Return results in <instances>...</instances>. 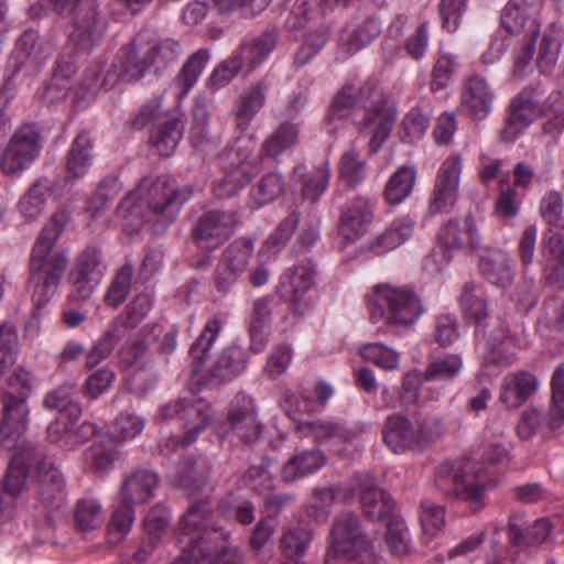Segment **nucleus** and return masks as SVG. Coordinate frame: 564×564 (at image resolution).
Masks as SVG:
<instances>
[{"label":"nucleus","instance_id":"nucleus-1","mask_svg":"<svg viewBox=\"0 0 564 564\" xmlns=\"http://www.w3.org/2000/svg\"><path fill=\"white\" fill-rule=\"evenodd\" d=\"M181 53L182 46L174 39L143 30L120 50L112 64L98 61L85 69L74 93L73 104L78 109H85L99 90L112 88L120 79L138 80L147 73L161 75L178 59Z\"/></svg>","mask_w":564,"mask_h":564},{"label":"nucleus","instance_id":"nucleus-2","mask_svg":"<svg viewBox=\"0 0 564 564\" xmlns=\"http://www.w3.org/2000/svg\"><path fill=\"white\" fill-rule=\"evenodd\" d=\"M192 195L191 187H180L169 175L155 180L143 177L120 202L117 218L122 230L129 234L139 232L144 224H151L153 231L161 234Z\"/></svg>","mask_w":564,"mask_h":564},{"label":"nucleus","instance_id":"nucleus-3","mask_svg":"<svg viewBox=\"0 0 564 564\" xmlns=\"http://www.w3.org/2000/svg\"><path fill=\"white\" fill-rule=\"evenodd\" d=\"M534 0H509L501 14V23L511 34L521 32L530 23L531 32L525 35L513 53L512 76L522 79L530 75L535 65L546 73L555 65L560 52V30L555 25L547 28L542 35L535 28L533 18L540 10Z\"/></svg>","mask_w":564,"mask_h":564},{"label":"nucleus","instance_id":"nucleus-4","mask_svg":"<svg viewBox=\"0 0 564 564\" xmlns=\"http://www.w3.org/2000/svg\"><path fill=\"white\" fill-rule=\"evenodd\" d=\"M67 220L66 212L55 213L42 228L32 247L29 259V289L36 307L46 305L57 294L66 271L69 253L57 242Z\"/></svg>","mask_w":564,"mask_h":564},{"label":"nucleus","instance_id":"nucleus-5","mask_svg":"<svg viewBox=\"0 0 564 564\" xmlns=\"http://www.w3.org/2000/svg\"><path fill=\"white\" fill-rule=\"evenodd\" d=\"M329 120L351 121L370 135L369 151H379L389 135L393 117L384 108V96L375 82H366L359 87L345 86L335 97Z\"/></svg>","mask_w":564,"mask_h":564},{"label":"nucleus","instance_id":"nucleus-6","mask_svg":"<svg viewBox=\"0 0 564 564\" xmlns=\"http://www.w3.org/2000/svg\"><path fill=\"white\" fill-rule=\"evenodd\" d=\"M459 306L464 316L477 325L476 347L485 362L500 368L512 365L519 349L518 339L503 322L491 323L488 330L485 328L482 323L488 317V303L481 286L466 283L459 296Z\"/></svg>","mask_w":564,"mask_h":564},{"label":"nucleus","instance_id":"nucleus-7","mask_svg":"<svg viewBox=\"0 0 564 564\" xmlns=\"http://www.w3.org/2000/svg\"><path fill=\"white\" fill-rule=\"evenodd\" d=\"M52 53V46L45 42L36 31L26 30L17 41L15 47L8 58L4 82L0 91V98L4 105L0 106V142L11 129V118L7 112V105L13 98L14 80L33 76L45 64Z\"/></svg>","mask_w":564,"mask_h":564},{"label":"nucleus","instance_id":"nucleus-8","mask_svg":"<svg viewBox=\"0 0 564 564\" xmlns=\"http://www.w3.org/2000/svg\"><path fill=\"white\" fill-rule=\"evenodd\" d=\"M371 323L409 328L424 314L420 295L410 286L381 283L366 295Z\"/></svg>","mask_w":564,"mask_h":564},{"label":"nucleus","instance_id":"nucleus-9","mask_svg":"<svg viewBox=\"0 0 564 564\" xmlns=\"http://www.w3.org/2000/svg\"><path fill=\"white\" fill-rule=\"evenodd\" d=\"M435 484L445 495L468 502L474 512L482 508L486 492L496 487L489 470L469 458L438 465Z\"/></svg>","mask_w":564,"mask_h":564},{"label":"nucleus","instance_id":"nucleus-10","mask_svg":"<svg viewBox=\"0 0 564 564\" xmlns=\"http://www.w3.org/2000/svg\"><path fill=\"white\" fill-rule=\"evenodd\" d=\"M158 486L159 476L148 469L134 470L123 479L107 529L109 543H119L130 532L134 520L133 508L153 498Z\"/></svg>","mask_w":564,"mask_h":564},{"label":"nucleus","instance_id":"nucleus-11","mask_svg":"<svg viewBox=\"0 0 564 564\" xmlns=\"http://www.w3.org/2000/svg\"><path fill=\"white\" fill-rule=\"evenodd\" d=\"M228 533L215 527L210 522V503L199 500L183 514L180 521L178 545L183 553L197 558L202 556L204 562H210L221 550L216 549L220 540H226Z\"/></svg>","mask_w":564,"mask_h":564},{"label":"nucleus","instance_id":"nucleus-12","mask_svg":"<svg viewBox=\"0 0 564 564\" xmlns=\"http://www.w3.org/2000/svg\"><path fill=\"white\" fill-rule=\"evenodd\" d=\"M542 218L549 229L542 239V264L549 282L564 288V226L561 224L563 199L560 193L550 191L540 204Z\"/></svg>","mask_w":564,"mask_h":564},{"label":"nucleus","instance_id":"nucleus-13","mask_svg":"<svg viewBox=\"0 0 564 564\" xmlns=\"http://www.w3.org/2000/svg\"><path fill=\"white\" fill-rule=\"evenodd\" d=\"M371 547L359 518L351 512L340 513L329 532L325 564H364Z\"/></svg>","mask_w":564,"mask_h":564},{"label":"nucleus","instance_id":"nucleus-14","mask_svg":"<svg viewBox=\"0 0 564 564\" xmlns=\"http://www.w3.org/2000/svg\"><path fill=\"white\" fill-rule=\"evenodd\" d=\"M68 18V39L78 50H89L99 43L106 22L97 11L95 0H41Z\"/></svg>","mask_w":564,"mask_h":564},{"label":"nucleus","instance_id":"nucleus-15","mask_svg":"<svg viewBox=\"0 0 564 564\" xmlns=\"http://www.w3.org/2000/svg\"><path fill=\"white\" fill-rule=\"evenodd\" d=\"M551 384L552 400L549 410L536 406L525 409L516 426L519 438L530 441L535 436L546 437L564 424V367L555 369Z\"/></svg>","mask_w":564,"mask_h":564},{"label":"nucleus","instance_id":"nucleus-16","mask_svg":"<svg viewBox=\"0 0 564 564\" xmlns=\"http://www.w3.org/2000/svg\"><path fill=\"white\" fill-rule=\"evenodd\" d=\"M158 419L161 421L177 419L184 429L183 436H173L162 447V451L169 454L196 441L210 422L212 409L205 401L188 402L182 399L163 405L159 410Z\"/></svg>","mask_w":564,"mask_h":564},{"label":"nucleus","instance_id":"nucleus-17","mask_svg":"<svg viewBox=\"0 0 564 564\" xmlns=\"http://www.w3.org/2000/svg\"><path fill=\"white\" fill-rule=\"evenodd\" d=\"M153 123L150 140L161 155H170L175 150L181 137V120L175 112L161 109V99L145 102L133 119L134 128L141 129Z\"/></svg>","mask_w":564,"mask_h":564},{"label":"nucleus","instance_id":"nucleus-18","mask_svg":"<svg viewBox=\"0 0 564 564\" xmlns=\"http://www.w3.org/2000/svg\"><path fill=\"white\" fill-rule=\"evenodd\" d=\"M440 249L434 250L429 256L425 264L434 273L442 272L451 261L452 254L464 250L467 246L477 248L479 246V235L470 215L463 221L451 219L438 230Z\"/></svg>","mask_w":564,"mask_h":564},{"label":"nucleus","instance_id":"nucleus-19","mask_svg":"<svg viewBox=\"0 0 564 564\" xmlns=\"http://www.w3.org/2000/svg\"><path fill=\"white\" fill-rule=\"evenodd\" d=\"M41 137L34 124L17 129L1 155V169L7 175H18L28 170L41 152Z\"/></svg>","mask_w":564,"mask_h":564},{"label":"nucleus","instance_id":"nucleus-20","mask_svg":"<svg viewBox=\"0 0 564 564\" xmlns=\"http://www.w3.org/2000/svg\"><path fill=\"white\" fill-rule=\"evenodd\" d=\"M106 268L99 248L87 247L79 252L69 272V281L73 285L69 300L73 302L88 300L99 285Z\"/></svg>","mask_w":564,"mask_h":564},{"label":"nucleus","instance_id":"nucleus-21","mask_svg":"<svg viewBox=\"0 0 564 564\" xmlns=\"http://www.w3.org/2000/svg\"><path fill=\"white\" fill-rule=\"evenodd\" d=\"M376 213V200L357 196L343 207L337 231L345 243L360 240L369 230Z\"/></svg>","mask_w":564,"mask_h":564},{"label":"nucleus","instance_id":"nucleus-22","mask_svg":"<svg viewBox=\"0 0 564 564\" xmlns=\"http://www.w3.org/2000/svg\"><path fill=\"white\" fill-rule=\"evenodd\" d=\"M462 169L463 161L459 155H452L441 164L429 204L431 214L453 208L457 200Z\"/></svg>","mask_w":564,"mask_h":564},{"label":"nucleus","instance_id":"nucleus-23","mask_svg":"<svg viewBox=\"0 0 564 564\" xmlns=\"http://www.w3.org/2000/svg\"><path fill=\"white\" fill-rule=\"evenodd\" d=\"M542 94L523 90L510 106V112L500 137L506 142H513L540 115H549V110L541 105Z\"/></svg>","mask_w":564,"mask_h":564},{"label":"nucleus","instance_id":"nucleus-24","mask_svg":"<svg viewBox=\"0 0 564 564\" xmlns=\"http://www.w3.org/2000/svg\"><path fill=\"white\" fill-rule=\"evenodd\" d=\"M26 393L19 395L7 392L4 399V412L0 423V442L8 449H15L22 444V435L26 430L29 409Z\"/></svg>","mask_w":564,"mask_h":564},{"label":"nucleus","instance_id":"nucleus-25","mask_svg":"<svg viewBox=\"0 0 564 564\" xmlns=\"http://www.w3.org/2000/svg\"><path fill=\"white\" fill-rule=\"evenodd\" d=\"M234 225L232 213L210 210L204 214L195 228L197 246L206 250L218 248L232 235Z\"/></svg>","mask_w":564,"mask_h":564},{"label":"nucleus","instance_id":"nucleus-26","mask_svg":"<svg viewBox=\"0 0 564 564\" xmlns=\"http://www.w3.org/2000/svg\"><path fill=\"white\" fill-rule=\"evenodd\" d=\"M228 421L232 432L243 442L256 441L262 432L254 402L245 393H238L232 399Z\"/></svg>","mask_w":564,"mask_h":564},{"label":"nucleus","instance_id":"nucleus-27","mask_svg":"<svg viewBox=\"0 0 564 564\" xmlns=\"http://www.w3.org/2000/svg\"><path fill=\"white\" fill-rule=\"evenodd\" d=\"M79 419H73L66 413L58 414L47 426V437L52 443L66 449H74L96 433V425L90 422L77 424Z\"/></svg>","mask_w":564,"mask_h":564},{"label":"nucleus","instance_id":"nucleus-28","mask_svg":"<svg viewBox=\"0 0 564 564\" xmlns=\"http://www.w3.org/2000/svg\"><path fill=\"white\" fill-rule=\"evenodd\" d=\"M360 503L367 518L373 521L382 520L391 514L394 501L389 492L379 489L371 474L358 479Z\"/></svg>","mask_w":564,"mask_h":564},{"label":"nucleus","instance_id":"nucleus-29","mask_svg":"<svg viewBox=\"0 0 564 564\" xmlns=\"http://www.w3.org/2000/svg\"><path fill=\"white\" fill-rule=\"evenodd\" d=\"M540 381L529 371L508 373L501 382L499 400L508 409H517L525 403L539 389Z\"/></svg>","mask_w":564,"mask_h":564},{"label":"nucleus","instance_id":"nucleus-30","mask_svg":"<svg viewBox=\"0 0 564 564\" xmlns=\"http://www.w3.org/2000/svg\"><path fill=\"white\" fill-rule=\"evenodd\" d=\"M415 221L410 216H400L380 234L367 242V250L373 256H384L404 243L413 234Z\"/></svg>","mask_w":564,"mask_h":564},{"label":"nucleus","instance_id":"nucleus-31","mask_svg":"<svg viewBox=\"0 0 564 564\" xmlns=\"http://www.w3.org/2000/svg\"><path fill=\"white\" fill-rule=\"evenodd\" d=\"M415 221L410 216H400L380 234L367 242V250L373 256H384L404 243L413 234Z\"/></svg>","mask_w":564,"mask_h":564},{"label":"nucleus","instance_id":"nucleus-32","mask_svg":"<svg viewBox=\"0 0 564 564\" xmlns=\"http://www.w3.org/2000/svg\"><path fill=\"white\" fill-rule=\"evenodd\" d=\"M492 101L494 94L484 78L474 76L467 79L460 97L463 111L474 119L481 120L490 113Z\"/></svg>","mask_w":564,"mask_h":564},{"label":"nucleus","instance_id":"nucleus-33","mask_svg":"<svg viewBox=\"0 0 564 564\" xmlns=\"http://www.w3.org/2000/svg\"><path fill=\"white\" fill-rule=\"evenodd\" d=\"M365 429V424L356 429H346L327 420L299 421L295 427L299 437L313 438L316 443H325L330 440L351 441Z\"/></svg>","mask_w":564,"mask_h":564},{"label":"nucleus","instance_id":"nucleus-34","mask_svg":"<svg viewBox=\"0 0 564 564\" xmlns=\"http://www.w3.org/2000/svg\"><path fill=\"white\" fill-rule=\"evenodd\" d=\"M37 492L47 506H61L65 498V480L59 468L43 459L36 466Z\"/></svg>","mask_w":564,"mask_h":564},{"label":"nucleus","instance_id":"nucleus-35","mask_svg":"<svg viewBox=\"0 0 564 564\" xmlns=\"http://www.w3.org/2000/svg\"><path fill=\"white\" fill-rule=\"evenodd\" d=\"M325 464L326 456L319 448L302 449L290 457L283 465L281 478L288 484L295 482L317 473Z\"/></svg>","mask_w":564,"mask_h":564},{"label":"nucleus","instance_id":"nucleus-36","mask_svg":"<svg viewBox=\"0 0 564 564\" xmlns=\"http://www.w3.org/2000/svg\"><path fill=\"white\" fill-rule=\"evenodd\" d=\"M315 394L317 400L308 398L303 392L297 395L295 392L285 391L281 399V405L286 415L296 421L299 414L312 413L317 411L318 408L325 406L326 402L333 397L334 389L326 382H318L315 386Z\"/></svg>","mask_w":564,"mask_h":564},{"label":"nucleus","instance_id":"nucleus-37","mask_svg":"<svg viewBox=\"0 0 564 564\" xmlns=\"http://www.w3.org/2000/svg\"><path fill=\"white\" fill-rule=\"evenodd\" d=\"M383 442L395 454L415 448V425L405 416H388L382 430Z\"/></svg>","mask_w":564,"mask_h":564},{"label":"nucleus","instance_id":"nucleus-38","mask_svg":"<svg viewBox=\"0 0 564 564\" xmlns=\"http://www.w3.org/2000/svg\"><path fill=\"white\" fill-rule=\"evenodd\" d=\"M479 270L490 284L498 288L509 286L514 279L513 260L503 251L481 256Z\"/></svg>","mask_w":564,"mask_h":564},{"label":"nucleus","instance_id":"nucleus-39","mask_svg":"<svg viewBox=\"0 0 564 564\" xmlns=\"http://www.w3.org/2000/svg\"><path fill=\"white\" fill-rule=\"evenodd\" d=\"M349 496L350 490L341 485L315 487L305 507V514L316 523H324L332 512L334 501L339 498L346 500Z\"/></svg>","mask_w":564,"mask_h":564},{"label":"nucleus","instance_id":"nucleus-40","mask_svg":"<svg viewBox=\"0 0 564 564\" xmlns=\"http://www.w3.org/2000/svg\"><path fill=\"white\" fill-rule=\"evenodd\" d=\"M268 85L256 82L249 85L239 96L236 104V119L239 129H247L267 101Z\"/></svg>","mask_w":564,"mask_h":564},{"label":"nucleus","instance_id":"nucleus-41","mask_svg":"<svg viewBox=\"0 0 564 564\" xmlns=\"http://www.w3.org/2000/svg\"><path fill=\"white\" fill-rule=\"evenodd\" d=\"M525 522L521 517L509 520L508 535L511 547H524L542 543L550 534L553 524L547 519L535 520L524 532Z\"/></svg>","mask_w":564,"mask_h":564},{"label":"nucleus","instance_id":"nucleus-42","mask_svg":"<svg viewBox=\"0 0 564 564\" xmlns=\"http://www.w3.org/2000/svg\"><path fill=\"white\" fill-rule=\"evenodd\" d=\"M276 43V33L274 31L265 32L252 41L243 43L234 54L240 56L243 69L250 73L268 58Z\"/></svg>","mask_w":564,"mask_h":564},{"label":"nucleus","instance_id":"nucleus-43","mask_svg":"<svg viewBox=\"0 0 564 564\" xmlns=\"http://www.w3.org/2000/svg\"><path fill=\"white\" fill-rule=\"evenodd\" d=\"M315 268L313 263L302 261L281 278V284L285 289L284 296H291L295 304H300L305 293L314 285Z\"/></svg>","mask_w":564,"mask_h":564},{"label":"nucleus","instance_id":"nucleus-44","mask_svg":"<svg viewBox=\"0 0 564 564\" xmlns=\"http://www.w3.org/2000/svg\"><path fill=\"white\" fill-rule=\"evenodd\" d=\"M295 180L303 178L302 195L307 200L316 202L326 191L330 180L328 161H323L306 172L305 165H296L293 170Z\"/></svg>","mask_w":564,"mask_h":564},{"label":"nucleus","instance_id":"nucleus-45","mask_svg":"<svg viewBox=\"0 0 564 564\" xmlns=\"http://www.w3.org/2000/svg\"><path fill=\"white\" fill-rule=\"evenodd\" d=\"M209 51L200 48L192 54L184 63L173 82L174 88L177 91V99L180 101L186 98L196 85L200 74L209 61Z\"/></svg>","mask_w":564,"mask_h":564},{"label":"nucleus","instance_id":"nucleus-46","mask_svg":"<svg viewBox=\"0 0 564 564\" xmlns=\"http://www.w3.org/2000/svg\"><path fill=\"white\" fill-rule=\"evenodd\" d=\"M384 544L391 556L403 558L414 552V544L405 521L392 516L386 528Z\"/></svg>","mask_w":564,"mask_h":564},{"label":"nucleus","instance_id":"nucleus-47","mask_svg":"<svg viewBox=\"0 0 564 564\" xmlns=\"http://www.w3.org/2000/svg\"><path fill=\"white\" fill-rule=\"evenodd\" d=\"M52 194V184L48 180H39L21 196L18 202V210L26 220L39 218L46 208V203Z\"/></svg>","mask_w":564,"mask_h":564},{"label":"nucleus","instance_id":"nucleus-48","mask_svg":"<svg viewBox=\"0 0 564 564\" xmlns=\"http://www.w3.org/2000/svg\"><path fill=\"white\" fill-rule=\"evenodd\" d=\"M416 181L414 166H400L388 180L383 189L384 200L392 206L399 205L408 198Z\"/></svg>","mask_w":564,"mask_h":564},{"label":"nucleus","instance_id":"nucleus-49","mask_svg":"<svg viewBox=\"0 0 564 564\" xmlns=\"http://www.w3.org/2000/svg\"><path fill=\"white\" fill-rule=\"evenodd\" d=\"M91 141L85 133H80L73 141L67 155V178L78 180L84 177L93 163Z\"/></svg>","mask_w":564,"mask_h":564},{"label":"nucleus","instance_id":"nucleus-50","mask_svg":"<svg viewBox=\"0 0 564 564\" xmlns=\"http://www.w3.org/2000/svg\"><path fill=\"white\" fill-rule=\"evenodd\" d=\"M284 189L285 181L281 173H267L251 188L249 204L251 208H260L279 198L283 194Z\"/></svg>","mask_w":564,"mask_h":564},{"label":"nucleus","instance_id":"nucleus-51","mask_svg":"<svg viewBox=\"0 0 564 564\" xmlns=\"http://www.w3.org/2000/svg\"><path fill=\"white\" fill-rule=\"evenodd\" d=\"M464 361L458 354H445L433 357L426 366L423 377L426 381L451 382L459 376Z\"/></svg>","mask_w":564,"mask_h":564},{"label":"nucleus","instance_id":"nucleus-52","mask_svg":"<svg viewBox=\"0 0 564 564\" xmlns=\"http://www.w3.org/2000/svg\"><path fill=\"white\" fill-rule=\"evenodd\" d=\"M299 132L297 124L290 121L282 122L263 142L261 154L265 158L276 159L296 144Z\"/></svg>","mask_w":564,"mask_h":564},{"label":"nucleus","instance_id":"nucleus-53","mask_svg":"<svg viewBox=\"0 0 564 564\" xmlns=\"http://www.w3.org/2000/svg\"><path fill=\"white\" fill-rule=\"evenodd\" d=\"M247 365V356L242 348L232 346L225 349L216 359L212 369L213 378L229 381L236 378Z\"/></svg>","mask_w":564,"mask_h":564},{"label":"nucleus","instance_id":"nucleus-54","mask_svg":"<svg viewBox=\"0 0 564 564\" xmlns=\"http://www.w3.org/2000/svg\"><path fill=\"white\" fill-rule=\"evenodd\" d=\"M256 139L251 134L240 135L236 139L226 154L229 166L245 170L254 169V174L259 171V158L254 155Z\"/></svg>","mask_w":564,"mask_h":564},{"label":"nucleus","instance_id":"nucleus-55","mask_svg":"<svg viewBox=\"0 0 564 564\" xmlns=\"http://www.w3.org/2000/svg\"><path fill=\"white\" fill-rule=\"evenodd\" d=\"M105 521V511L99 500L83 498L77 501L74 509V522L82 532L99 529Z\"/></svg>","mask_w":564,"mask_h":564},{"label":"nucleus","instance_id":"nucleus-56","mask_svg":"<svg viewBox=\"0 0 564 564\" xmlns=\"http://www.w3.org/2000/svg\"><path fill=\"white\" fill-rule=\"evenodd\" d=\"M74 65L70 63H59L46 85L42 99L47 105H56L65 100L72 88L70 74L74 73Z\"/></svg>","mask_w":564,"mask_h":564},{"label":"nucleus","instance_id":"nucleus-57","mask_svg":"<svg viewBox=\"0 0 564 564\" xmlns=\"http://www.w3.org/2000/svg\"><path fill=\"white\" fill-rule=\"evenodd\" d=\"M116 445L112 441L94 443L84 452V464L93 473H107L113 467Z\"/></svg>","mask_w":564,"mask_h":564},{"label":"nucleus","instance_id":"nucleus-58","mask_svg":"<svg viewBox=\"0 0 564 564\" xmlns=\"http://www.w3.org/2000/svg\"><path fill=\"white\" fill-rule=\"evenodd\" d=\"M380 31L381 26L377 19H367L341 37V46L347 53L354 54L371 43L380 34Z\"/></svg>","mask_w":564,"mask_h":564},{"label":"nucleus","instance_id":"nucleus-59","mask_svg":"<svg viewBox=\"0 0 564 564\" xmlns=\"http://www.w3.org/2000/svg\"><path fill=\"white\" fill-rule=\"evenodd\" d=\"M339 177L349 187L358 186L366 177L367 163L355 149H349L341 154L339 161Z\"/></svg>","mask_w":564,"mask_h":564},{"label":"nucleus","instance_id":"nucleus-60","mask_svg":"<svg viewBox=\"0 0 564 564\" xmlns=\"http://www.w3.org/2000/svg\"><path fill=\"white\" fill-rule=\"evenodd\" d=\"M254 175V169L225 167V175L214 186V194L218 198H228L236 195Z\"/></svg>","mask_w":564,"mask_h":564},{"label":"nucleus","instance_id":"nucleus-61","mask_svg":"<svg viewBox=\"0 0 564 564\" xmlns=\"http://www.w3.org/2000/svg\"><path fill=\"white\" fill-rule=\"evenodd\" d=\"M521 208V199L516 188L510 184L509 174L499 180V193L495 202V215L502 219H511L518 216Z\"/></svg>","mask_w":564,"mask_h":564},{"label":"nucleus","instance_id":"nucleus-62","mask_svg":"<svg viewBox=\"0 0 564 564\" xmlns=\"http://www.w3.org/2000/svg\"><path fill=\"white\" fill-rule=\"evenodd\" d=\"M74 386L66 384L48 392L43 404L45 408L56 410L58 414L66 413L73 419H79L82 415V406L73 400Z\"/></svg>","mask_w":564,"mask_h":564},{"label":"nucleus","instance_id":"nucleus-63","mask_svg":"<svg viewBox=\"0 0 564 564\" xmlns=\"http://www.w3.org/2000/svg\"><path fill=\"white\" fill-rule=\"evenodd\" d=\"M299 224V213L292 212L276 227V229L268 237L261 251L260 258L276 254L290 240Z\"/></svg>","mask_w":564,"mask_h":564},{"label":"nucleus","instance_id":"nucleus-64","mask_svg":"<svg viewBox=\"0 0 564 564\" xmlns=\"http://www.w3.org/2000/svg\"><path fill=\"white\" fill-rule=\"evenodd\" d=\"M312 538V532L301 525L286 528L280 539V549L291 560L300 557L306 552Z\"/></svg>","mask_w":564,"mask_h":564}]
</instances>
